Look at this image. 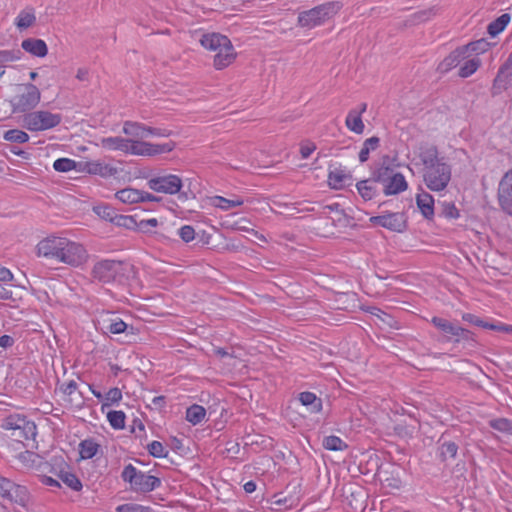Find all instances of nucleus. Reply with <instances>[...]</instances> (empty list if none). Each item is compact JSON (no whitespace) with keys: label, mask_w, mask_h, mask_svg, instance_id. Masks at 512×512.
Returning a JSON list of instances; mask_svg holds the SVG:
<instances>
[{"label":"nucleus","mask_w":512,"mask_h":512,"mask_svg":"<svg viewBox=\"0 0 512 512\" xmlns=\"http://www.w3.org/2000/svg\"><path fill=\"white\" fill-rule=\"evenodd\" d=\"M375 181L373 179L362 180L357 183V190L360 196L365 200L373 199L377 194V189L375 185Z\"/></svg>","instance_id":"72a5a7b5"},{"label":"nucleus","mask_w":512,"mask_h":512,"mask_svg":"<svg viewBox=\"0 0 512 512\" xmlns=\"http://www.w3.org/2000/svg\"><path fill=\"white\" fill-rule=\"evenodd\" d=\"M18 461L25 469L33 470L39 473H47L53 471V466L46 462L42 456L32 451H24L17 455Z\"/></svg>","instance_id":"dca6fc26"},{"label":"nucleus","mask_w":512,"mask_h":512,"mask_svg":"<svg viewBox=\"0 0 512 512\" xmlns=\"http://www.w3.org/2000/svg\"><path fill=\"white\" fill-rule=\"evenodd\" d=\"M431 323L443 333L445 341L447 342L453 341L455 343H459L462 340H470L472 337L469 330L455 325L444 318L433 317L431 319Z\"/></svg>","instance_id":"f8f14e48"},{"label":"nucleus","mask_w":512,"mask_h":512,"mask_svg":"<svg viewBox=\"0 0 512 512\" xmlns=\"http://www.w3.org/2000/svg\"><path fill=\"white\" fill-rule=\"evenodd\" d=\"M508 81H512V52L506 62L499 68L497 76L493 81V94H497L502 89H505Z\"/></svg>","instance_id":"a211bd4d"},{"label":"nucleus","mask_w":512,"mask_h":512,"mask_svg":"<svg viewBox=\"0 0 512 512\" xmlns=\"http://www.w3.org/2000/svg\"><path fill=\"white\" fill-rule=\"evenodd\" d=\"M302 405L310 408L312 413H318L322 410V401L312 392H302L299 395Z\"/></svg>","instance_id":"473e14b6"},{"label":"nucleus","mask_w":512,"mask_h":512,"mask_svg":"<svg viewBox=\"0 0 512 512\" xmlns=\"http://www.w3.org/2000/svg\"><path fill=\"white\" fill-rule=\"evenodd\" d=\"M112 334L124 333L128 329V325L119 317L109 319V324L106 327Z\"/></svg>","instance_id":"de8ad7c7"},{"label":"nucleus","mask_w":512,"mask_h":512,"mask_svg":"<svg viewBox=\"0 0 512 512\" xmlns=\"http://www.w3.org/2000/svg\"><path fill=\"white\" fill-rule=\"evenodd\" d=\"M148 452L155 458H164L168 454V451L159 441H152L150 444H148Z\"/></svg>","instance_id":"8fccbe9b"},{"label":"nucleus","mask_w":512,"mask_h":512,"mask_svg":"<svg viewBox=\"0 0 512 512\" xmlns=\"http://www.w3.org/2000/svg\"><path fill=\"white\" fill-rule=\"evenodd\" d=\"M122 399V392L119 388L114 387L111 388L105 395H103V403L101 406V411L104 412L105 408L110 407L114 404H117Z\"/></svg>","instance_id":"58836bf2"},{"label":"nucleus","mask_w":512,"mask_h":512,"mask_svg":"<svg viewBox=\"0 0 512 512\" xmlns=\"http://www.w3.org/2000/svg\"><path fill=\"white\" fill-rule=\"evenodd\" d=\"M124 270L123 262L105 259L94 264L91 275L93 279L101 283L120 282L123 279Z\"/></svg>","instance_id":"0eeeda50"},{"label":"nucleus","mask_w":512,"mask_h":512,"mask_svg":"<svg viewBox=\"0 0 512 512\" xmlns=\"http://www.w3.org/2000/svg\"><path fill=\"white\" fill-rule=\"evenodd\" d=\"M42 483L44 485H47V486H50V487H57L59 488L60 487V483L58 480L50 477V476H46V475H42Z\"/></svg>","instance_id":"338daca9"},{"label":"nucleus","mask_w":512,"mask_h":512,"mask_svg":"<svg viewBox=\"0 0 512 512\" xmlns=\"http://www.w3.org/2000/svg\"><path fill=\"white\" fill-rule=\"evenodd\" d=\"M14 344V339L9 335H2L0 337V347L8 348Z\"/></svg>","instance_id":"774afa93"},{"label":"nucleus","mask_w":512,"mask_h":512,"mask_svg":"<svg viewBox=\"0 0 512 512\" xmlns=\"http://www.w3.org/2000/svg\"><path fill=\"white\" fill-rule=\"evenodd\" d=\"M370 222L394 232H402L407 226L406 217L401 212H385L371 217Z\"/></svg>","instance_id":"4468645a"},{"label":"nucleus","mask_w":512,"mask_h":512,"mask_svg":"<svg viewBox=\"0 0 512 512\" xmlns=\"http://www.w3.org/2000/svg\"><path fill=\"white\" fill-rule=\"evenodd\" d=\"M488 47L489 43L484 39H480L478 41L471 42L461 48L464 51L465 55L470 52H474L476 54L475 56H478V54L485 52L488 49Z\"/></svg>","instance_id":"c03bdc74"},{"label":"nucleus","mask_w":512,"mask_h":512,"mask_svg":"<svg viewBox=\"0 0 512 512\" xmlns=\"http://www.w3.org/2000/svg\"><path fill=\"white\" fill-rule=\"evenodd\" d=\"M142 191L135 188H124L115 193V198L123 204H136L141 202Z\"/></svg>","instance_id":"cd10ccee"},{"label":"nucleus","mask_w":512,"mask_h":512,"mask_svg":"<svg viewBox=\"0 0 512 512\" xmlns=\"http://www.w3.org/2000/svg\"><path fill=\"white\" fill-rule=\"evenodd\" d=\"M122 131L125 135L129 136L128 139H137L140 141L150 136L168 137L171 135V131L167 129L154 128L135 121H125Z\"/></svg>","instance_id":"9b49d317"},{"label":"nucleus","mask_w":512,"mask_h":512,"mask_svg":"<svg viewBox=\"0 0 512 512\" xmlns=\"http://www.w3.org/2000/svg\"><path fill=\"white\" fill-rule=\"evenodd\" d=\"M316 146L313 143H304L301 145L300 153L303 159H307L315 151Z\"/></svg>","instance_id":"680f3d73"},{"label":"nucleus","mask_w":512,"mask_h":512,"mask_svg":"<svg viewBox=\"0 0 512 512\" xmlns=\"http://www.w3.org/2000/svg\"><path fill=\"white\" fill-rule=\"evenodd\" d=\"M1 428L11 431V436L19 442L34 440L37 434L36 424L21 414L5 417L2 420Z\"/></svg>","instance_id":"39448f33"},{"label":"nucleus","mask_w":512,"mask_h":512,"mask_svg":"<svg viewBox=\"0 0 512 512\" xmlns=\"http://www.w3.org/2000/svg\"><path fill=\"white\" fill-rule=\"evenodd\" d=\"M462 320L465 322H468L470 324H473L475 326L485 328V329H489V326L491 325V323L485 322L482 319H480L479 317H477L476 315L471 314V313L463 314Z\"/></svg>","instance_id":"864d4df0"},{"label":"nucleus","mask_w":512,"mask_h":512,"mask_svg":"<svg viewBox=\"0 0 512 512\" xmlns=\"http://www.w3.org/2000/svg\"><path fill=\"white\" fill-rule=\"evenodd\" d=\"M230 39L219 33H207L204 34L201 39V45L210 51L216 52L222 48H226L225 45H229Z\"/></svg>","instance_id":"aec40b11"},{"label":"nucleus","mask_w":512,"mask_h":512,"mask_svg":"<svg viewBox=\"0 0 512 512\" xmlns=\"http://www.w3.org/2000/svg\"><path fill=\"white\" fill-rule=\"evenodd\" d=\"M345 124L350 131L356 134H362L364 132L365 125L362 120V115H360L359 112L350 110L346 116Z\"/></svg>","instance_id":"7c9ffc66"},{"label":"nucleus","mask_w":512,"mask_h":512,"mask_svg":"<svg viewBox=\"0 0 512 512\" xmlns=\"http://www.w3.org/2000/svg\"><path fill=\"white\" fill-rule=\"evenodd\" d=\"M13 279V274L11 271L0 265V281L1 282H10Z\"/></svg>","instance_id":"69168bd1"},{"label":"nucleus","mask_w":512,"mask_h":512,"mask_svg":"<svg viewBox=\"0 0 512 512\" xmlns=\"http://www.w3.org/2000/svg\"><path fill=\"white\" fill-rule=\"evenodd\" d=\"M393 174L394 172L389 166L381 165L373 170L372 179L376 183L385 184Z\"/></svg>","instance_id":"a19ab883"},{"label":"nucleus","mask_w":512,"mask_h":512,"mask_svg":"<svg viewBox=\"0 0 512 512\" xmlns=\"http://www.w3.org/2000/svg\"><path fill=\"white\" fill-rule=\"evenodd\" d=\"M82 171L91 175H97L103 178L113 177L118 174V169L110 163L101 160L87 161L82 164Z\"/></svg>","instance_id":"f3484780"},{"label":"nucleus","mask_w":512,"mask_h":512,"mask_svg":"<svg viewBox=\"0 0 512 512\" xmlns=\"http://www.w3.org/2000/svg\"><path fill=\"white\" fill-rule=\"evenodd\" d=\"M323 447L330 451H342L347 444L338 436L330 435L323 439Z\"/></svg>","instance_id":"ea45409f"},{"label":"nucleus","mask_w":512,"mask_h":512,"mask_svg":"<svg viewBox=\"0 0 512 512\" xmlns=\"http://www.w3.org/2000/svg\"><path fill=\"white\" fill-rule=\"evenodd\" d=\"M0 498L21 507H27L30 501L28 489L0 475Z\"/></svg>","instance_id":"6e6552de"},{"label":"nucleus","mask_w":512,"mask_h":512,"mask_svg":"<svg viewBox=\"0 0 512 512\" xmlns=\"http://www.w3.org/2000/svg\"><path fill=\"white\" fill-rule=\"evenodd\" d=\"M116 512H153V510L149 506H143L136 503H127L117 506Z\"/></svg>","instance_id":"09e8293b"},{"label":"nucleus","mask_w":512,"mask_h":512,"mask_svg":"<svg viewBox=\"0 0 512 512\" xmlns=\"http://www.w3.org/2000/svg\"><path fill=\"white\" fill-rule=\"evenodd\" d=\"M419 157L424 166V171L444 161L438 157V151L435 146H424L420 148Z\"/></svg>","instance_id":"b1692460"},{"label":"nucleus","mask_w":512,"mask_h":512,"mask_svg":"<svg viewBox=\"0 0 512 512\" xmlns=\"http://www.w3.org/2000/svg\"><path fill=\"white\" fill-rule=\"evenodd\" d=\"M77 388L78 385L74 380H70L61 385V391L63 392V394L68 396L72 395L77 390Z\"/></svg>","instance_id":"052dcab7"},{"label":"nucleus","mask_w":512,"mask_h":512,"mask_svg":"<svg viewBox=\"0 0 512 512\" xmlns=\"http://www.w3.org/2000/svg\"><path fill=\"white\" fill-rule=\"evenodd\" d=\"M435 15H436V9L435 8H429V9H426V10H422V11L416 12L413 15V17H414V20L417 21V22H424V21H427V20L431 19Z\"/></svg>","instance_id":"13d9d810"},{"label":"nucleus","mask_w":512,"mask_h":512,"mask_svg":"<svg viewBox=\"0 0 512 512\" xmlns=\"http://www.w3.org/2000/svg\"><path fill=\"white\" fill-rule=\"evenodd\" d=\"M178 235L184 242L188 243L195 238V230L190 225H184L178 230Z\"/></svg>","instance_id":"6e6d98bb"},{"label":"nucleus","mask_w":512,"mask_h":512,"mask_svg":"<svg viewBox=\"0 0 512 512\" xmlns=\"http://www.w3.org/2000/svg\"><path fill=\"white\" fill-rule=\"evenodd\" d=\"M340 10L336 2H327L312 9L303 11L298 16V25L306 29H313L324 24Z\"/></svg>","instance_id":"20e7f679"},{"label":"nucleus","mask_w":512,"mask_h":512,"mask_svg":"<svg viewBox=\"0 0 512 512\" xmlns=\"http://www.w3.org/2000/svg\"><path fill=\"white\" fill-rule=\"evenodd\" d=\"M497 201L501 210L512 216V170L506 172L499 181Z\"/></svg>","instance_id":"2eb2a0df"},{"label":"nucleus","mask_w":512,"mask_h":512,"mask_svg":"<svg viewBox=\"0 0 512 512\" xmlns=\"http://www.w3.org/2000/svg\"><path fill=\"white\" fill-rule=\"evenodd\" d=\"M94 210L101 218L111 222H113V219L116 215L114 209L107 205L97 206Z\"/></svg>","instance_id":"5fc2aeb1"},{"label":"nucleus","mask_w":512,"mask_h":512,"mask_svg":"<svg viewBox=\"0 0 512 512\" xmlns=\"http://www.w3.org/2000/svg\"><path fill=\"white\" fill-rule=\"evenodd\" d=\"M424 182L432 191L444 190L451 180V167L445 161L424 171Z\"/></svg>","instance_id":"9d476101"},{"label":"nucleus","mask_w":512,"mask_h":512,"mask_svg":"<svg viewBox=\"0 0 512 512\" xmlns=\"http://www.w3.org/2000/svg\"><path fill=\"white\" fill-rule=\"evenodd\" d=\"M53 168L58 172H69L77 168V162L70 158H59L54 161Z\"/></svg>","instance_id":"a18cd8bd"},{"label":"nucleus","mask_w":512,"mask_h":512,"mask_svg":"<svg viewBox=\"0 0 512 512\" xmlns=\"http://www.w3.org/2000/svg\"><path fill=\"white\" fill-rule=\"evenodd\" d=\"M21 47L24 51L36 57H45L48 53V47L42 39H25L22 41Z\"/></svg>","instance_id":"4be33fe9"},{"label":"nucleus","mask_w":512,"mask_h":512,"mask_svg":"<svg viewBox=\"0 0 512 512\" xmlns=\"http://www.w3.org/2000/svg\"><path fill=\"white\" fill-rule=\"evenodd\" d=\"M36 254L74 268L85 265L89 260V253L82 243L58 235H49L40 240Z\"/></svg>","instance_id":"f257e3e1"},{"label":"nucleus","mask_w":512,"mask_h":512,"mask_svg":"<svg viewBox=\"0 0 512 512\" xmlns=\"http://www.w3.org/2000/svg\"><path fill=\"white\" fill-rule=\"evenodd\" d=\"M20 88L21 92L11 99L12 110L15 113L31 111L41 100L40 90L34 84H23Z\"/></svg>","instance_id":"1a4fd4ad"},{"label":"nucleus","mask_w":512,"mask_h":512,"mask_svg":"<svg viewBox=\"0 0 512 512\" xmlns=\"http://www.w3.org/2000/svg\"><path fill=\"white\" fill-rule=\"evenodd\" d=\"M510 19L511 18H510L509 14H507V13L502 14L501 16H499L497 19H495L488 25V27H487L488 33L493 37L497 36L499 33H501L506 28V26L510 22Z\"/></svg>","instance_id":"4c0bfd02"},{"label":"nucleus","mask_w":512,"mask_h":512,"mask_svg":"<svg viewBox=\"0 0 512 512\" xmlns=\"http://www.w3.org/2000/svg\"><path fill=\"white\" fill-rule=\"evenodd\" d=\"M4 139L16 143H25L29 140V136L22 130L11 129L5 132Z\"/></svg>","instance_id":"49530a36"},{"label":"nucleus","mask_w":512,"mask_h":512,"mask_svg":"<svg viewBox=\"0 0 512 512\" xmlns=\"http://www.w3.org/2000/svg\"><path fill=\"white\" fill-rule=\"evenodd\" d=\"M62 116L47 110L29 112L23 117V126L32 132L44 131L58 126Z\"/></svg>","instance_id":"423d86ee"},{"label":"nucleus","mask_w":512,"mask_h":512,"mask_svg":"<svg viewBox=\"0 0 512 512\" xmlns=\"http://www.w3.org/2000/svg\"><path fill=\"white\" fill-rule=\"evenodd\" d=\"M121 478L129 483L130 490L136 493H149L161 486L160 478L148 475L132 464L124 467Z\"/></svg>","instance_id":"7ed1b4c3"},{"label":"nucleus","mask_w":512,"mask_h":512,"mask_svg":"<svg viewBox=\"0 0 512 512\" xmlns=\"http://www.w3.org/2000/svg\"><path fill=\"white\" fill-rule=\"evenodd\" d=\"M206 416V409L198 404H193L186 410V420L192 425L200 424Z\"/></svg>","instance_id":"f704fd0d"},{"label":"nucleus","mask_w":512,"mask_h":512,"mask_svg":"<svg viewBox=\"0 0 512 512\" xmlns=\"http://www.w3.org/2000/svg\"><path fill=\"white\" fill-rule=\"evenodd\" d=\"M157 225H158L157 219L150 218V219H146V220H141L139 223H137V228L143 232H146L148 226L156 227Z\"/></svg>","instance_id":"e2e57ef3"},{"label":"nucleus","mask_w":512,"mask_h":512,"mask_svg":"<svg viewBox=\"0 0 512 512\" xmlns=\"http://www.w3.org/2000/svg\"><path fill=\"white\" fill-rule=\"evenodd\" d=\"M99 449V445L93 439H85L79 444V453L82 459L93 458Z\"/></svg>","instance_id":"c9c22d12"},{"label":"nucleus","mask_w":512,"mask_h":512,"mask_svg":"<svg viewBox=\"0 0 512 512\" xmlns=\"http://www.w3.org/2000/svg\"><path fill=\"white\" fill-rule=\"evenodd\" d=\"M113 223L128 229H133L137 227V222L133 216L115 215Z\"/></svg>","instance_id":"3c124183"},{"label":"nucleus","mask_w":512,"mask_h":512,"mask_svg":"<svg viewBox=\"0 0 512 512\" xmlns=\"http://www.w3.org/2000/svg\"><path fill=\"white\" fill-rule=\"evenodd\" d=\"M351 176L340 168L331 170L328 174V184L332 189L340 190L349 185Z\"/></svg>","instance_id":"393cba45"},{"label":"nucleus","mask_w":512,"mask_h":512,"mask_svg":"<svg viewBox=\"0 0 512 512\" xmlns=\"http://www.w3.org/2000/svg\"><path fill=\"white\" fill-rule=\"evenodd\" d=\"M489 330H495V331L503 332L506 334H512V325L503 324V323H497V324L491 323V325L489 326Z\"/></svg>","instance_id":"0e129e2a"},{"label":"nucleus","mask_w":512,"mask_h":512,"mask_svg":"<svg viewBox=\"0 0 512 512\" xmlns=\"http://www.w3.org/2000/svg\"><path fill=\"white\" fill-rule=\"evenodd\" d=\"M462 62L463 63L461 64L459 71H458V75L461 78H467V77L471 76L481 66V60L478 56H473V57L469 58V55L466 54V59L463 60Z\"/></svg>","instance_id":"c85d7f7f"},{"label":"nucleus","mask_w":512,"mask_h":512,"mask_svg":"<svg viewBox=\"0 0 512 512\" xmlns=\"http://www.w3.org/2000/svg\"><path fill=\"white\" fill-rule=\"evenodd\" d=\"M103 148L111 151H121L128 155L151 157L169 153L175 148L174 142L150 143L137 139H128L121 136L105 137L101 140Z\"/></svg>","instance_id":"f03ea898"},{"label":"nucleus","mask_w":512,"mask_h":512,"mask_svg":"<svg viewBox=\"0 0 512 512\" xmlns=\"http://www.w3.org/2000/svg\"><path fill=\"white\" fill-rule=\"evenodd\" d=\"M21 51H9V50H1L0 51V64H5L8 62H13L20 59Z\"/></svg>","instance_id":"603ef678"},{"label":"nucleus","mask_w":512,"mask_h":512,"mask_svg":"<svg viewBox=\"0 0 512 512\" xmlns=\"http://www.w3.org/2000/svg\"><path fill=\"white\" fill-rule=\"evenodd\" d=\"M380 145V139L376 136L370 137L366 139L363 143V146L359 152V161L361 163L366 162L369 159V154L371 151H375Z\"/></svg>","instance_id":"e433bc0d"},{"label":"nucleus","mask_w":512,"mask_h":512,"mask_svg":"<svg viewBox=\"0 0 512 512\" xmlns=\"http://www.w3.org/2000/svg\"><path fill=\"white\" fill-rule=\"evenodd\" d=\"M244 201L240 197H234L232 199H227L222 196H213L210 198V204L216 208H219L223 211H228L232 208L239 207L243 205Z\"/></svg>","instance_id":"c756f323"},{"label":"nucleus","mask_w":512,"mask_h":512,"mask_svg":"<svg viewBox=\"0 0 512 512\" xmlns=\"http://www.w3.org/2000/svg\"><path fill=\"white\" fill-rule=\"evenodd\" d=\"M491 427H493L494 429L501 431V432L511 431L512 430V422H510L509 420H507L505 418H500V419L491 421Z\"/></svg>","instance_id":"4d7b16f0"},{"label":"nucleus","mask_w":512,"mask_h":512,"mask_svg":"<svg viewBox=\"0 0 512 512\" xmlns=\"http://www.w3.org/2000/svg\"><path fill=\"white\" fill-rule=\"evenodd\" d=\"M226 48H222L215 52L213 66L217 70H222L229 65H231L236 59L237 53L232 45V42H229V45H225Z\"/></svg>","instance_id":"6ab92c4d"},{"label":"nucleus","mask_w":512,"mask_h":512,"mask_svg":"<svg viewBox=\"0 0 512 512\" xmlns=\"http://www.w3.org/2000/svg\"><path fill=\"white\" fill-rule=\"evenodd\" d=\"M465 59L466 55L462 48H457L456 50L452 51L447 57H445L442 62H440L438 70L441 73H447L451 69L460 65L461 62Z\"/></svg>","instance_id":"5701e85b"},{"label":"nucleus","mask_w":512,"mask_h":512,"mask_svg":"<svg viewBox=\"0 0 512 512\" xmlns=\"http://www.w3.org/2000/svg\"><path fill=\"white\" fill-rule=\"evenodd\" d=\"M147 185L157 193L174 195L181 190L183 183L178 175L165 174L150 178Z\"/></svg>","instance_id":"ddd939ff"},{"label":"nucleus","mask_w":512,"mask_h":512,"mask_svg":"<svg viewBox=\"0 0 512 512\" xmlns=\"http://www.w3.org/2000/svg\"><path fill=\"white\" fill-rule=\"evenodd\" d=\"M36 21V16L33 8H26L22 10L15 19V25L18 29L24 30L32 26Z\"/></svg>","instance_id":"2f4dec72"},{"label":"nucleus","mask_w":512,"mask_h":512,"mask_svg":"<svg viewBox=\"0 0 512 512\" xmlns=\"http://www.w3.org/2000/svg\"><path fill=\"white\" fill-rule=\"evenodd\" d=\"M385 195H397L408 188V183L401 173H394L389 180L383 184Z\"/></svg>","instance_id":"412c9836"},{"label":"nucleus","mask_w":512,"mask_h":512,"mask_svg":"<svg viewBox=\"0 0 512 512\" xmlns=\"http://www.w3.org/2000/svg\"><path fill=\"white\" fill-rule=\"evenodd\" d=\"M458 451V446L452 442L447 441L443 442L439 448V455L443 461L448 459H453L456 457Z\"/></svg>","instance_id":"79ce46f5"},{"label":"nucleus","mask_w":512,"mask_h":512,"mask_svg":"<svg viewBox=\"0 0 512 512\" xmlns=\"http://www.w3.org/2000/svg\"><path fill=\"white\" fill-rule=\"evenodd\" d=\"M107 419H108L109 424L114 429H123L125 427L126 415L123 411H120V410L119 411H117V410L109 411L107 413Z\"/></svg>","instance_id":"37998d69"},{"label":"nucleus","mask_w":512,"mask_h":512,"mask_svg":"<svg viewBox=\"0 0 512 512\" xmlns=\"http://www.w3.org/2000/svg\"><path fill=\"white\" fill-rule=\"evenodd\" d=\"M416 203L423 214V216L427 219H431L434 215V199L433 197L427 193L422 192L419 193L416 197Z\"/></svg>","instance_id":"bb28decb"},{"label":"nucleus","mask_w":512,"mask_h":512,"mask_svg":"<svg viewBox=\"0 0 512 512\" xmlns=\"http://www.w3.org/2000/svg\"><path fill=\"white\" fill-rule=\"evenodd\" d=\"M54 473L67 487L72 489L73 491H80L83 487L80 479L71 471L66 468H61L59 470H55L53 467Z\"/></svg>","instance_id":"a878e982"},{"label":"nucleus","mask_w":512,"mask_h":512,"mask_svg":"<svg viewBox=\"0 0 512 512\" xmlns=\"http://www.w3.org/2000/svg\"><path fill=\"white\" fill-rule=\"evenodd\" d=\"M442 214L446 218H450V219H456L459 217V212H458L457 208L454 206V204H452V203H445L443 205Z\"/></svg>","instance_id":"bf43d9fd"}]
</instances>
